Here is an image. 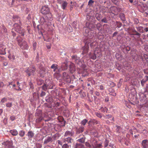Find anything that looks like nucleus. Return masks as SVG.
I'll return each mask as SVG.
<instances>
[{
	"instance_id": "obj_1",
	"label": "nucleus",
	"mask_w": 148,
	"mask_h": 148,
	"mask_svg": "<svg viewBox=\"0 0 148 148\" xmlns=\"http://www.w3.org/2000/svg\"><path fill=\"white\" fill-rule=\"evenodd\" d=\"M14 17H14V20H15V18H16L18 19H19V21H20L19 18L18 16H17ZM19 23L20 24H18L17 23H15L14 24V30L17 32L21 34V36H24L25 35V30L21 27V24L20 21H19Z\"/></svg>"
},
{
	"instance_id": "obj_2",
	"label": "nucleus",
	"mask_w": 148,
	"mask_h": 148,
	"mask_svg": "<svg viewBox=\"0 0 148 148\" xmlns=\"http://www.w3.org/2000/svg\"><path fill=\"white\" fill-rule=\"evenodd\" d=\"M16 40L18 42V44L21 48L23 49H27L29 46L27 42L23 40L21 37L17 36L16 39Z\"/></svg>"
},
{
	"instance_id": "obj_3",
	"label": "nucleus",
	"mask_w": 148,
	"mask_h": 148,
	"mask_svg": "<svg viewBox=\"0 0 148 148\" xmlns=\"http://www.w3.org/2000/svg\"><path fill=\"white\" fill-rule=\"evenodd\" d=\"M86 44H87L88 45H89L91 48H93L97 44V42L95 40L94 37L89 38L86 41Z\"/></svg>"
},
{
	"instance_id": "obj_4",
	"label": "nucleus",
	"mask_w": 148,
	"mask_h": 148,
	"mask_svg": "<svg viewBox=\"0 0 148 148\" xmlns=\"http://www.w3.org/2000/svg\"><path fill=\"white\" fill-rule=\"evenodd\" d=\"M36 69L34 66H32L28 68L27 70L25 71L28 74L29 76L31 75H34L35 73Z\"/></svg>"
},
{
	"instance_id": "obj_5",
	"label": "nucleus",
	"mask_w": 148,
	"mask_h": 148,
	"mask_svg": "<svg viewBox=\"0 0 148 148\" xmlns=\"http://www.w3.org/2000/svg\"><path fill=\"white\" fill-rule=\"evenodd\" d=\"M41 13L43 14H49L50 12L49 9L48 5L43 6L41 10Z\"/></svg>"
},
{
	"instance_id": "obj_6",
	"label": "nucleus",
	"mask_w": 148,
	"mask_h": 148,
	"mask_svg": "<svg viewBox=\"0 0 148 148\" xmlns=\"http://www.w3.org/2000/svg\"><path fill=\"white\" fill-rule=\"evenodd\" d=\"M127 30L128 32L130 35L132 33V32H134L136 33V34H135L138 36L137 37V38H135L134 37V39L135 40H137L138 38H140V34L137 32L134 29L129 28Z\"/></svg>"
},
{
	"instance_id": "obj_7",
	"label": "nucleus",
	"mask_w": 148,
	"mask_h": 148,
	"mask_svg": "<svg viewBox=\"0 0 148 148\" xmlns=\"http://www.w3.org/2000/svg\"><path fill=\"white\" fill-rule=\"evenodd\" d=\"M45 101H46L49 103L51 105L50 106H51L53 102L55 101H57L58 99L57 98H55L54 99L51 97H49L47 96L45 98Z\"/></svg>"
},
{
	"instance_id": "obj_8",
	"label": "nucleus",
	"mask_w": 148,
	"mask_h": 148,
	"mask_svg": "<svg viewBox=\"0 0 148 148\" xmlns=\"http://www.w3.org/2000/svg\"><path fill=\"white\" fill-rule=\"evenodd\" d=\"M49 21V19L47 16L42 17L40 18V23L41 25H47Z\"/></svg>"
},
{
	"instance_id": "obj_9",
	"label": "nucleus",
	"mask_w": 148,
	"mask_h": 148,
	"mask_svg": "<svg viewBox=\"0 0 148 148\" xmlns=\"http://www.w3.org/2000/svg\"><path fill=\"white\" fill-rule=\"evenodd\" d=\"M5 148H14L13 142L11 140H8L4 142Z\"/></svg>"
},
{
	"instance_id": "obj_10",
	"label": "nucleus",
	"mask_w": 148,
	"mask_h": 148,
	"mask_svg": "<svg viewBox=\"0 0 148 148\" xmlns=\"http://www.w3.org/2000/svg\"><path fill=\"white\" fill-rule=\"evenodd\" d=\"M73 140L70 137H68L66 138H64L63 139V143H67V144L71 145L73 142Z\"/></svg>"
},
{
	"instance_id": "obj_11",
	"label": "nucleus",
	"mask_w": 148,
	"mask_h": 148,
	"mask_svg": "<svg viewBox=\"0 0 148 148\" xmlns=\"http://www.w3.org/2000/svg\"><path fill=\"white\" fill-rule=\"evenodd\" d=\"M92 145L93 148H101L102 147V144H98L97 141L95 140H93L92 142Z\"/></svg>"
},
{
	"instance_id": "obj_12",
	"label": "nucleus",
	"mask_w": 148,
	"mask_h": 148,
	"mask_svg": "<svg viewBox=\"0 0 148 148\" xmlns=\"http://www.w3.org/2000/svg\"><path fill=\"white\" fill-rule=\"evenodd\" d=\"M63 76L64 79L67 82L70 83L71 82V79L68 74L66 72H64L63 73Z\"/></svg>"
},
{
	"instance_id": "obj_13",
	"label": "nucleus",
	"mask_w": 148,
	"mask_h": 148,
	"mask_svg": "<svg viewBox=\"0 0 148 148\" xmlns=\"http://www.w3.org/2000/svg\"><path fill=\"white\" fill-rule=\"evenodd\" d=\"M74 132L73 131H67L65 132L64 134V136H72L74 135Z\"/></svg>"
},
{
	"instance_id": "obj_14",
	"label": "nucleus",
	"mask_w": 148,
	"mask_h": 148,
	"mask_svg": "<svg viewBox=\"0 0 148 148\" xmlns=\"http://www.w3.org/2000/svg\"><path fill=\"white\" fill-rule=\"evenodd\" d=\"M141 144L143 148H148V140L145 139L142 140Z\"/></svg>"
},
{
	"instance_id": "obj_15",
	"label": "nucleus",
	"mask_w": 148,
	"mask_h": 148,
	"mask_svg": "<svg viewBox=\"0 0 148 148\" xmlns=\"http://www.w3.org/2000/svg\"><path fill=\"white\" fill-rule=\"evenodd\" d=\"M51 68L53 69V71L57 73L59 71V69L58 67V65L56 64H53L51 66Z\"/></svg>"
},
{
	"instance_id": "obj_16",
	"label": "nucleus",
	"mask_w": 148,
	"mask_h": 148,
	"mask_svg": "<svg viewBox=\"0 0 148 148\" xmlns=\"http://www.w3.org/2000/svg\"><path fill=\"white\" fill-rule=\"evenodd\" d=\"M34 134L31 131H28L26 134V136H28L29 139L30 140H32V139L34 137Z\"/></svg>"
},
{
	"instance_id": "obj_17",
	"label": "nucleus",
	"mask_w": 148,
	"mask_h": 148,
	"mask_svg": "<svg viewBox=\"0 0 148 148\" xmlns=\"http://www.w3.org/2000/svg\"><path fill=\"white\" fill-rule=\"evenodd\" d=\"M53 141V139L52 137L48 136L44 141V144H47L49 143H51Z\"/></svg>"
},
{
	"instance_id": "obj_18",
	"label": "nucleus",
	"mask_w": 148,
	"mask_h": 148,
	"mask_svg": "<svg viewBox=\"0 0 148 148\" xmlns=\"http://www.w3.org/2000/svg\"><path fill=\"white\" fill-rule=\"evenodd\" d=\"M88 46L89 45L87 44H86V42L85 45L83 48V51L82 53L83 54L86 53L88 52L89 49Z\"/></svg>"
},
{
	"instance_id": "obj_19",
	"label": "nucleus",
	"mask_w": 148,
	"mask_h": 148,
	"mask_svg": "<svg viewBox=\"0 0 148 148\" xmlns=\"http://www.w3.org/2000/svg\"><path fill=\"white\" fill-rule=\"evenodd\" d=\"M69 69L70 72L72 73H73L75 71V65L74 64L71 63L69 65Z\"/></svg>"
},
{
	"instance_id": "obj_20",
	"label": "nucleus",
	"mask_w": 148,
	"mask_h": 148,
	"mask_svg": "<svg viewBox=\"0 0 148 148\" xmlns=\"http://www.w3.org/2000/svg\"><path fill=\"white\" fill-rule=\"evenodd\" d=\"M89 125H92L94 124H97L98 123V121L95 119L91 120L88 122Z\"/></svg>"
},
{
	"instance_id": "obj_21",
	"label": "nucleus",
	"mask_w": 148,
	"mask_h": 148,
	"mask_svg": "<svg viewBox=\"0 0 148 148\" xmlns=\"http://www.w3.org/2000/svg\"><path fill=\"white\" fill-rule=\"evenodd\" d=\"M76 133L77 134H79L80 133L82 132L84 130V127L83 126H80L78 128H76Z\"/></svg>"
},
{
	"instance_id": "obj_22",
	"label": "nucleus",
	"mask_w": 148,
	"mask_h": 148,
	"mask_svg": "<svg viewBox=\"0 0 148 148\" xmlns=\"http://www.w3.org/2000/svg\"><path fill=\"white\" fill-rule=\"evenodd\" d=\"M60 4H61V7L63 10L65 9L68 5V3L64 1H62L61 3H60Z\"/></svg>"
},
{
	"instance_id": "obj_23",
	"label": "nucleus",
	"mask_w": 148,
	"mask_h": 148,
	"mask_svg": "<svg viewBox=\"0 0 148 148\" xmlns=\"http://www.w3.org/2000/svg\"><path fill=\"white\" fill-rule=\"evenodd\" d=\"M68 65L65 63H63L61 66V69L62 70H65L68 68Z\"/></svg>"
},
{
	"instance_id": "obj_24",
	"label": "nucleus",
	"mask_w": 148,
	"mask_h": 148,
	"mask_svg": "<svg viewBox=\"0 0 148 148\" xmlns=\"http://www.w3.org/2000/svg\"><path fill=\"white\" fill-rule=\"evenodd\" d=\"M10 133L13 136H16L18 134V132L16 130H10Z\"/></svg>"
},
{
	"instance_id": "obj_25",
	"label": "nucleus",
	"mask_w": 148,
	"mask_h": 148,
	"mask_svg": "<svg viewBox=\"0 0 148 148\" xmlns=\"http://www.w3.org/2000/svg\"><path fill=\"white\" fill-rule=\"evenodd\" d=\"M86 26L90 29L92 30L93 25L92 24H90L89 22H87L86 23Z\"/></svg>"
},
{
	"instance_id": "obj_26",
	"label": "nucleus",
	"mask_w": 148,
	"mask_h": 148,
	"mask_svg": "<svg viewBox=\"0 0 148 148\" xmlns=\"http://www.w3.org/2000/svg\"><path fill=\"white\" fill-rule=\"evenodd\" d=\"M72 58L73 59L75 60V63L77 64H79L80 61V60L79 57H77L75 56H73Z\"/></svg>"
},
{
	"instance_id": "obj_27",
	"label": "nucleus",
	"mask_w": 148,
	"mask_h": 148,
	"mask_svg": "<svg viewBox=\"0 0 148 148\" xmlns=\"http://www.w3.org/2000/svg\"><path fill=\"white\" fill-rule=\"evenodd\" d=\"M57 101H55L54 102H53V103L52 104V105L51 106H50L49 107L50 108H51L52 107H57L58 106H59L60 105V103L58 102H56Z\"/></svg>"
},
{
	"instance_id": "obj_28",
	"label": "nucleus",
	"mask_w": 148,
	"mask_h": 148,
	"mask_svg": "<svg viewBox=\"0 0 148 148\" xmlns=\"http://www.w3.org/2000/svg\"><path fill=\"white\" fill-rule=\"evenodd\" d=\"M120 18L123 21H125L126 20L125 16V15L123 13H121L120 14Z\"/></svg>"
},
{
	"instance_id": "obj_29",
	"label": "nucleus",
	"mask_w": 148,
	"mask_h": 148,
	"mask_svg": "<svg viewBox=\"0 0 148 148\" xmlns=\"http://www.w3.org/2000/svg\"><path fill=\"white\" fill-rule=\"evenodd\" d=\"M82 137L80 139H78L77 141L81 143H84L85 141V138L84 136L82 135Z\"/></svg>"
},
{
	"instance_id": "obj_30",
	"label": "nucleus",
	"mask_w": 148,
	"mask_h": 148,
	"mask_svg": "<svg viewBox=\"0 0 148 148\" xmlns=\"http://www.w3.org/2000/svg\"><path fill=\"white\" fill-rule=\"evenodd\" d=\"M136 29H137V30L139 32H140L143 33V27L141 26L140 27H136Z\"/></svg>"
},
{
	"instance_id": "obj_31",
	"label": "nucleus",
	"mask_w": 148,
	"mask_h": 148,
	"mask_svg": "<svg viewBox=\"0 0 148 148\" xmlns=\"http://www.w3.org/2000/svg\"><path fill=\"white\" fill-rule=\"evenodd\" d=\"M89 57L93 60H95L96 58V56L95 53H90L89 54Z\"/></svg>"
},
{
	"instance_id": "obj_32",
	"label": "nucleus",
	"mask_w": 148,
	"mask_h": 148,
	"mask_svg": "<svg viewBox=\"0 0 148 148\" xmlns=\"http://www.w3.org/2000/svg\"><path fill=\"white\" fill-rule=\"evenodd\" d=\"M42 88L44 90H46L47 88H49L48 87V86L46 84H44L42 86Z\"/></svg>"
},
{
	"instance_id": "obj_33",
	"label": "nucleus",
	"mask_w": 148,
	"mask_h": 148,
	"mask_svg": "<svg viewBox=\"0 0 148 148\" xmlns=\"http://www.w3.org/2000/svg\"><path fill=\"white\" fill-rule=\"evenodd\" d=\"M71 145L67 143H65L62 146V148H69Z\"/></svg>"
},
{
	"instance_id": "obj_34",
	"label": "nucleus",
	"mask_w": 148,
	"mask_h": 148,
	"mask_svg": "<svg viewBox=\"0 0 148 148\" xmlns=\"http://www.w3.org/2000/svg\"><path fill=\"white\" fill-rule=\"evenodd\" d=\"M95 114L99 118H101L102 116V114L99 112H95Z\"/></svg>"
},
{
	"instance_id": "obj_35",
	"label": "nucleus",
	"mask_w": 148,
	"mask_h": 148,
	"mask_svg": "<svg viewBox=\"0 0 148 148\" xmlns=\"http://www.w3.org/2000/svg\"><path fill=\"white\" fill-rule=\"evenodd\" d=\"M88 120L86 119H83L81 122V124L83 125H85L86 123L87 122Z\"/></svg>"
},
{
	"instance_id": "obj_36",
	"label": "nucleus",
	"mask_w": 148,
	"mask_h": 148,
	"mask_svg": "<svg viewBox=\"0 0 148 148\" xmlns=\"http://www.w3.org/2000/svg\"><path fill=\"white\" fill-rule=\"evenodd\" d=\"M83 145L81 144H77L75 148H83Z\"/></svg>"
},
{
	"instance_id": "obj_37",
	"label": "nucleus",
	"mask_w": 148,
	"mask_h": 148,
	"mask_svg": "<svg viewBox=\"0 0 148 148\" xmlns=\"http://www.w3.org/2000/svg\"><path fill=\"white\" fill-rule=\"evenodd\" d=\"M5 104L6 107L9 108L11 107L12 105V103L9 102Z\"/></svg>"
},
{
	"instance_id": "obj_38",
	"label": "nucleus",
	"mask_w": 148,
	"mask_h": 148,
	"mask_svg": "<svg viewBox=\"0 0 148 148\" xmlns=\"http://www.w3.org/2000/svg\"><path fill=\"white\" fill-rule=\"evenodd\" d=\"M109 143V141L107 139H106L104 142V146L105 147H107Z\"/></svg>"
},
{
	"instance_id": "obj_39",
	"label": "nucleus",
	"mask_w": 148,
	"mask_h": 148,
	"mask_svg": "<svg viewBox=\"0 0 148 148\" xmlns=\"http://www.w3.org/2000/svg\"><path fill=\"white\" fill-rule=\"evenodd\" d=\"M25 132L23 130H21L19 132V135L21 137H23L25 135Z\"/></svg>"
},
{
	"instance_id": "obj_40",
	"label": "nucleus",
	"mask_w": 148,
	"mask_h": 148,
	"mask_svg": "<svg viewBox=\"0 0 148 148\" xmlns=\"http://www.w3.org/2000/svg\"><path fill=\"white\" fill-rule=\"evenodd\" d=\"M96 18L98 21H100L102 18V16L101 14H97L96 15Z\"/></svg>"
},
{
	"instance_id": "obj_41",
	"label": "nucleus",
	"mask_w": 148,
	"mask_h": 148,
	"mask_svg": "<svg viewBox=\"0 0 148 148\" xmlns=\"http://www.w3.org/2000/svg\"><path fill=\"white\" fill-rule=\"evenodd\" d=\"M43 119V118L42 116H40L38 118L36 119V121L37 122H39L42 120Z\"/></svg>"
},
{
	"instance_id": "obj_42",
	"label": "nucleus",
	"mask_w": 148,
	"mask_h": 148,
	"mask_svg": "<svg viewBox=\"0 0 148 148\" xmlns=\"http://www.w3.org/2000/svg\"><path fill=\"white\" fill-rule=\"evenodd\" d=\"M7 101V99L6 98L4 97L0 101V103H4L6 102Z\"/></svg>"
},
{
	"instance_id": "obj_43",
	"label": "nucleus",
	"mask_w": 148,
	"mask_h": 148,
	"mask_svg": "<svg viewBox=\"0 0 148 148\" xmlns=\"http://www.w3.org/2000/svg\"><path fill=\"white\" fill-rule=\"evenodd\" d=\"M143 57L148 63V55L145 54L144 55Z\"/></svg>"
},
{
	"instance_id": "obj_44",
	"label": "nucleus",
	"mask_w": 148,
	"mask_h": 148,
	"mask_svg": "<svg viewBox=\"0 0 148 148\" xmlns=\"http://www.w3.org/2000/svg\"><path fill=\"white\" fill-rule=\"evenodd\" d=\"M117 27L118 28H120L122 24L120 22H116Z\"/></svg>"
},
{
	"instance_id": "obj_45",
	"label": "nucleus",
	"mask_w": 148,
	"mask_h": 148,
	"mask_svg": "<svg viewBox=\"0 0 148 148\" xmlns=\"http://www.w3.org/2000/svg\"><path fill=\"white\" fill-rule=\"evenodd\" d=\"M94 3V1L92 0H89L88 2V5H91Z\"/></svg>"
},
{
	"instance_id": "obj_46",
	"label": "nucleus",
	"mask_w": 148,
	"mask_h": 148,
	"mask_svg": "<svg viewBox=\"0 0 148 148\" xmlns=\"http://www.w3.org/2000/svg\"><path fill=\"white\" fill-rule=\"evenodd\" d=\"M42 146V145L39 143L36 144V147L37 148H41Z\"/></svg>"
},
{
	"instance_id": "obj_47",
	"label": "nucleus",
	"mask_w": 148,
	"mask_h": 148,
	"mask_svg": "<svg viewBox=\"0 0 148 148\" xmlns=\"http://www.w3.org/2000/svg\"><path fill=\"white\" fill-rule=\"evenodd\" d=\"M101 22L104 23H107L108 21L106 18H104L101 20Z\"/></svg>"
},
{
	"instance_id": "obj_48",
	"label": "nucleus",
	"mask_w": 148,
	"mask_h": 148,
	"mask_svg": "<svg viewBox=\"0 0 148 148\" xmlns=\"http://www.w3.org/2000/svg\"><path fill=\"white\" fill-rule=\"evenodd\" d=\"M146 81H145V79H143L141 82V84L142 86H143L145 83L146 82Z\"/></svg>"
},
{
	"instance_id": "obj_49",
	"label": "nucleus",
	"mask_w": 148,
	"mask_h": 148,
	"mask_svg": "<svg viewBox=\"0 0 148 148\" xmlns=\"http://www.w3.org/2000/svg\"><path fill=\"white\" fill-rule=\"evenodd\" d=\"M68 28L69 29V30L68 29V31L69 32H71L72 31V27H71V26L69 25L68 27Z\"/></svg>"
},
{
	"instance_id": "obj_50",
	"label": "nucleus",
	"mask_w": 148,
	"mask_h": 148,
	"mask_svg": "<svg viewBox=\"0 0 148 148\" xmlns=\"http://www.w3.org/2000/svg\"><path fill=\"white\" fill-rule=\"evenodd\" d=\"M10 119L12 121H13L15 119V117L14 116H12L10 117Z\"/></svg>"
},
{
	"instance_id": "obj_51",
	"label": "nucleus",
	"mask_w": 148,
	"mask_h": 148,
	"mask_svg": "<svg viewBox=\"0 0 148 148\" xmlns=\"http://www.w3.org/2000/svg\"><path fill=\"white\" fill-rule=\"evenodd\" d=\"M46 95V93L44 92V91H42L41 94H40V96L41 97H42L44 96H45Z\"/></svg>"
},
{
	"instance_id": "obj_52",
	"label": "nucleus",
	"mask_w": 148,
	"mask_h": 148,
	"mask_svg": "<svg viewBox=\"0 0 148 148\" xmlns=\"http://www.w3.org/2000/svg\"><path fill=\"white\" fill-rule=\"evenodd\" d=\"M134 23H135L137 24L139 23V21L138 20L137 18H135L134 20Z\"/></svg>"
},
{
	"instance_id": "obj_53",
	"label": "nucleus",
	"mask_w": 148,
	"mask_h": 148,
	"mask_svg": "<svg viewBox=\"0 0 148 148\" xmlns=\"http://www.w3.org/2000/svg\"><path fill=\"white\" fill-rule=\"evenodd\" d=\"M136 34V33H135V32H132V33L130 35V36L131 37H134V35H136L135 34Z\"/></svg>"
},
{
	"instance_id": "obj_54",
	"label": "nucleus",
	"mask_w": 148,
	"mask_h": 148,
	"mask_svg": "<svg viewBox=\"0 0 148 148\" xmlns=\"http://www.w3.org/2000/svg\"><path fill=\"white\" fill-rule=\"evenodd\" d=\"M85 145L87 147H91V145H90L88 143L86 142L85 143Z\"/></svg>"
},
{
	"instance_id": "obj_55",
	"label": "nucleus",
	"mask_w": 148,
	"mask_h": 148,
	"mask_svg": "<svg viewBox=\"0 0 148 148\" xmlns=\"http://www.w3.org/2000/svg\"><path fill=\"white\" fill-rule=\"evenodd\" d=\"M105 116L107 118H111L112 117V116L110 114H107Z\"/></svg>"
},
{
	"instance_id": "obj_56",
	"label": "nucleus",
	"mask_w": 148,
	"mask_h": 148,
	"mask_svg": "<svg viewBox=\"0 0 148 148\" xmlns=\"http://www.w3.org/2000/svg\"><path fill=\"white\" fill-rule=\"evenodd\" d=\"M36 43L35 42L33 43V46L34 49H35L36 47Z\"/></svg>"
},
{
	"instance_id": "obj_57",
	"label": "nucleus",
	"mask_w": 148,
	"mask_h": 148,
	"mask_svg": "<svg viewBox=\"0 0 148 148\" xmlns=\"http://www.w3.org/2000/svg\"><path fill=\"white\" fill-rule=\"evenodd\" d=\"M19 86H20V85H19L18 86V89L15 88V89L16 90L20 91H21L22 89L21 88L19 87Z\"/></svg>"
},
{
	"instance_id": "obj_58",
	"label": "nucleus",
	"mask_w": 148,
	"mask_h": 148,
	"mask_svg": "<svg viewBox=\"0 0 148 148\" xmlns=\"http://www.w3.org/2000/svg\"><path fill=\"white\" fill-rule=\"evenodd\" d=\"M57 143L58 144L60 145H62V143L61 142V141L60 140H58L57 141Z\"/></svg>"
},
{
	"instance_id": "obj_59",
	"label": "nucleus",
	"mask_w": 148,
	"mask_h": 148,
	"mask_svg": "<svg viewBox=\"0 0 148 148\" xmlns=\"http://www.w3.org/2000/svg\"><path fill=\"white\" fill-rule=\"evenodd\" d=\"M4 83L2 82H0V87H2L4 86Z\"/></svg>"
},
{
	"instance_id": "obj_60",
	"label": "nucleus",
	"mask_w": 148,
	"mask_h": 148,
	"mask_svg": "<svg viewBox=\"0 0 148 148\" xmlns=\"http://www.w3.org/2000/svg\"><path fill=\"white\" fill-rule=\"evenodd\" d=\"M147 131L146 130H143V133L144 134H147Z\"/></svg>"
},
{
	"instance_id": "obj_61",
	"label": "nucleus",
	"mask_w": 148,
	"mask_h": 148,
	"mask_svg": "<svg viewBox=\"0 0 148 148\" xmlns=\"http://www.w3.org/2000/svg\"><path fill=\"white\" fill-rule=\"evenodd\" d=\"M144 72L145 74L148 75V69H146L144 70Z\"/></svg>"
},
{
	"instance_id": "obj_62",
	"label": "nucleus",
	"mask_w": 148,
	"mask_h": 148,
	"mask_svg": "<svg viewBox=\"0 0 148 148\" xmlns=\"http://www.w3.org/2000/svg\"><path fill=\"white\" fill-rule=\"evenodd\" d=\"M144 79H145V81H146V82H147V80H148V76H145Z\"/></svg>"
},
{
	"instance_id": "obj_63",
	"label": "nucleus",
	"mask_w": 148,
	"mask_h": 148,
	"mask_svg": "<svg viewBox=\"0 0 148 148\" xmlns=\"http://www.w3.org/2000/svg\"><path fill=\"white\" fill-rule=\"evenodd\" d=\"M99 87H100V90H103V85H100V86H99Z\"/></svg>"
},
{
	"instance_id": "obj_64",
	"label": "nucleus",
	"mask_w": 148,
	"mask_h": 148,
	"mask_svg": "<svg viewBox=\"0 0 148 148\" xmlns=\"http://www.w3.org/2000/svg\"><path fill=\"white\" fill-rule=\"evenodd\" d=\"M145 48L147 51H148V45L145 46Z\"/></svg>"
}]
</instances>
